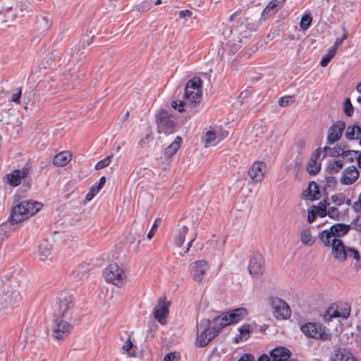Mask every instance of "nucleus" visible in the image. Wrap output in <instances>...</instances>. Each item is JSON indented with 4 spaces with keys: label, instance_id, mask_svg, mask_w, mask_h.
<instances>
[{
    "label": "nucleus",
    "instance_id": "nucleus-25",
    "mask_svg": "<svg viewBox=\"0 0 361 361\" xmlns=\"http://www.w3.org/2000/svg\"><path fill=\"white\" fill-rule=\"evenodd\" d=\"M72 159V155L68 152H61L56 154L53 159V164L56 166L67 165Z\"/></svg>",
    "mask_w": 361,
    "mask_h": 361
},
{
    "label": "nucleus",
    "instance_id": "nucleus-12",
    "mask_svg": "<svg viewBox=\"0 0 361 361\" xmlns=\"http://www.w3.org/2000/svg\"><path fill=\"white\" fill-rule=\"evenodd\" d=\"M250 274L256 278L263 274L265 269L264 259L259 253H255L250 258L248 265Z\"/></svg>",
    "mask_w": 361,
    "mask_h": 361
},
{
    "label": "nucleus",
    "instance_id": "nucleus-6",
    "mask_svg": "<svg viewBox=\"0 0 361 361\" xmlns=\"http://www.w3.org/2000/svg\"><path fill=\"white\" fill-rule=\"evenodd\" d=\"M269 302L273 310L274 316L278 319H286L291 316V310L282 299L277 297H270Z\"/></svg>",
    "mask_w": 361,
    "mask_h": 361
},
{
    "label": "nucleus",
    "instance_id": "nucleus-14",
    "mask_svg": "<svg viewBox=\"0 0 361 361\" xmlns=\"http://www.w3.org/2000/svg\"><path fill=\"white\" fill-rule=\"evenodd\" d=\"M331 247V253L336 259L341 262L346 260L348 247L344 245L343 240L334 238Z\"/></svg>",
    "mask_w": 361,
    "mask_h": 361
},
{
    "label": "nucleus",
    "instance_id": "nucleus-21",
    "mask_svg": "<svg viewBox=\"0 0 361 361\" xmlns=\"http://www.w3.org/2000/svg\"><path fill=\"white\" fill-rule=\"evenodd\" d=\"M228 135L227 132H225L222 134L219 133H216L215 131L209 130L206 133L205 136V142L206 146H214L218 144L220 141H221L225 136Z\"/></svg>",
    "mask_w": 361,
    "mask_h": 361
},
{
    "label": "nucleus",
    "instance_id": "nucleus-7",
    "mask_svg": "<svg viewBox=\"0 0 361 361\" xmlns=\"http://www.w3.org/2000/svg\"><path fill=\"white\" fill-rule=\"evenodd\" d=\"M156 121L158 126V133L161 131L165 133H173L176 128V122L173 116L166 110H161L156 116Z\"/></svg>",
    "mask_w": 361,
    "mask_h": 361
},
{
    "label": "nucleus",
    "instance_id": "nucleus-33",
    "mask_svg": "<svg viewBox=\"0 0 361 361\" xmlns=\"http://www.w3.org/2000/svg\"><path fill=\"white\" fill-rule=\"evenodd\" d=\"M332 237H334V235L330 229L322 231L319 233V239L321 240L322 243L327 247L331 246L333 240L331 239Z\"/></svg>",
    "mask_w": 361,
    "mask_h": 361
},
{
    "label": "nucleus",
    "instance_id": "nucleus-63",
    "mask_svg": "<svg viewBox=\"0 0 361 361\" xmlns=\"http://www.w3.org/2000/svg\"><path fill=\"white\" fill-rule=\"evenodd\" d=\"M316 212L313 210H308L307 221L311 224L314 221L316 218Z\"/></svg>",
    "mask_w": 361,
    "mask_h": 361
},
{
    "label": "nucleus",
    "instance_id": "nucleus-10",
    "mask_svg": "<svg viewBox=\"0 0 361 361\" xmlns=\"http://www.w3.org/2000/svg\"><path fill=\"white\" fill-rule=\"evenodd\" d=\"M191 278L200 283L204 279L207 271L209 268L208 262L205 260H197L190 264Z\"/></svg>",
    "mask_w": 361,
    "mask_h": 361
},
{
    "label": "nucleus",
    "instance_id": "nucleus-22",
    "mask_svg": "<svg viewBox=\"0 0 361 361\" xmlns=\"http://www.w3.org/2000/svg\"><path fill=\"white\" fill-rule=\"evenodd\" d=\"M17 224H18V223L13 222L11 219V216H9L6 222L0 225V243L8 238L11 231L16 230V225Z\"/></svg>",
    "mask_w": 361,
    "mask_h": 361
},
{
    "label": "nucleus",
    "instance_id": "nucleus-13",
    "mask_svg": "<svg viewBox=\"0 0 361 361\" xmlns=\"http://www.w3.org/2000/svg\"><path fill=\"white\" fill-rule=\"evenodd\" d=\"M169 302H166V298H160L157 305L154 309V317L160 324L166 322V317L169 314Z\"/></svg>",
    "mask_w": 361,
    "mask_h": 361
},
{
    "label": "nucleus",
    "instance_id": "nucleus-5",
    "mask_svg": "<svg viewBox=\"0 0 361 361\" xmlns=\"http://www.w3.org/2000/svg\"><path fill=\"white\" fill-rule=\"evenodd\" d=\"M106 280L121 288L124 286L126 283V275L121 267L116 264H109L104 272Z\"/></svg>",
    "mask_w": 361,
    "mask_h": 361
},
{
    "label": "nucleus",
    "instance_id": "nucleus-24",
    "mask_svg": "<svg viewBox=\"0 0 361 361\" xmlns=\"http://www.w3.org/2000/svg\"><path fill=\"white\" fill-rule=\"evenodd\" d=\"M331 361H357L353 354L345 349L338 348L334 350Z\"/></svg>",
    "mask_w": 361,
    "mask_h": 361
},
{
    "label": "nucleus",
    "instance_id": "nucleus-19",
    "mask_svg": "<svg viewBox=\"0 0 361 361\" xmlns=\"http://www.w3.org/2000/svg\"><path fill=\"white\" fill-rule=\"evenodd\" d=\"M218 335V330L204 331H200V334L197 337V345L198 347L203 348L207 346L210 341Z\"/></svg>",
    "mask_w": 361,
    "mask_h": 361
},
{
    "label": "nucleus",
    "instance_id": "nucleus-47",
    "mask_svg": "<svg viewBox=\"0 0 361 361\" xmlns=\"http://www.w3.org/2000/svg\"><path fill=\"white\" fill-rule=\"evenodd\" d=\"M345 151H343V148H342L341 145H336L334 147H331L330 149V154L333 157H343V153Z\"/></svg>",
    "mask_w": 361,
    "mask_h": 361
},
{
    "label": "nucleus",
    "instance_id": "nucleus-9",
    "mask_svg": "<svg viewBox=\"0 0 361 361\" xmlns=\"http://www.w3.org/2000/svg\"><path fill=\"white\" fill-rule=\"evenodd\" d=\"M73 330V326L61 319H56L52 327V336L56 340H63Z\"/></svg>",
    "mask_w": 361,
    "mask_h": 361
},
{
    "label": "nucleus",
    "instance_id": "nucleus-8",
    "mask_svg": "<svg viewBox=\"0 0 361 361\" xmlns=\"http://www.w3.org/2000/svg\"><path fill=\"white\" fill-rule=\"evenodd\" d=\"M74 306V300L67 291H62L59 294L56 298V307L59 314L62 317H66L68 311L71 310Z\"/></svg>",
    "mask_w": 361,
    "mask_h": 361
},
{
    "label": "nucleus",
    "instance_id": "nucleus-48",
    "mask_svg": "<svg viewBox=\"0 0 361 361\" xmlns=\"http://www.w3.org/2000/svg\"><path fill=\"white\" fill-rule=\"evenodd\" d=\"M325 180H326V183H325L324 188L326 190L334 189V188L336 187V183H337L335 177L332 176H329L326 177Z\"/></svg>",
    "mask_w": 361,
    "mask_h": 361
},
{
    "label": "nucleus",
    "instance_id": "nucleus-53",
    "mask_svg": "<svg viewBox=\"0 0 361 361\" xmlns=\"http://www.w3.org/2000/svg\"><path fill=\"white\" fill-rule=\"evenodd\" d=\"M22 94V89L20 87H18L15 90V92L12 94L11 101L15 102L16 104L20 103V97Z\"/></svg>",
    "mask_w": 361,
    "mask_h": 361
},
{
    "label": "nucleus",
    "instance_id": "nucleus-27",
    "mask_svg": "<svg viewBox=\"0 0 361 361\" xmlns=\"http://www.w3.org/2000/svg\"><path fill=\"white\" fill-rule=\"evenodd\" d=\"M350 226L344 224H336L331 226L330 230L334 235V238H340L348 233Z\"/></svg>",
    "mask_w": 361,
    "mask_h": 361
},
{
    "label": "nucleus",
    "instance_id": "nucleus-3",
    "mask_svg": "<svg viewBox=\"0 0 361 361\" xmlns=\"http://www.w3.org/2000/svg\"><path fill=\"white\" fill-rule=\"evenodd\" d=\"M42 204L32 200H23L12 207L11 219L14 223H21L38 212Z\"/></svg>",
    "mask_w": 361,
    "mask_h": 361
},
{
    "label": "nucleus",
    "instance_id": "nucleus-60",
    "mask_svg": "<svg viewBox=\"0 0 361 361\" xmlns=\"http://www.w3.org/2000/svg\"><path fill=\"white\" fill-rule=\"evenodd\" d=\"M322 152L321 148L317 149L315 151L313 152V153L311 155L310 159L312 160V162L317 161L318 159L320 157Z\"/></svg>",
    "mask_w": 361,
    "mask_h": 361
},
{
    "label": "nucleus",
    "instance_id": "nucleus-39",
    "mask_svg": "<svg viewBox=\"0 0 361 361\" xmlns=\"http://www.w3.org/2000/svg\"><path fill=\"white\" fill-rule=\"evenodd\" d=\"M312 20V18L310 14H305L300 20V27L304 30L308 29L311 25Z\"/></svg>",
    "mask_w": 361,
    "mask_h": 361
},
{
    "label": "nucleus",
    "instance_id": "nucleus-49",
    "mask_svg": "<svg viewBox=\"0 0 361 361\" xmlns=\"http://www.w3.org/2000/svg\"><path fill=\"white\" fill-rule=\"evenodd\" d=\"M326 215H328L331 219L338 220L340 216V212L337 207H330L327 210Z\"/></svg>",
    "mask_w": 361,
    "mask_h": 361
},
{
    "label": "nucleus",
    "instance_id": "nucleus-2",
    "mask_svg": "<svg viewBox=\"0 0 361 361\" xmlns=\"http://www.w3.org/2000/svg\"><path fill=\"white\" fill-rule=\"evenodd\" d=\"M25 295V290L17 281H8L1 288L0 294V312L18 306Z\"/></svg>",
    "mask_w": 361,
    "mask_h": 361
},
{
    "label": "nucleus",
    "instance_id": "nucleus-46",
    "mask_svg": "<svg viewBox=\"0 0 361 361\" xmlns=\"http://www.w3.org/2000/svg\"><path fill=\"white\" fill-rule=\"evenodd\" d=\"M295 102V98L293 96H285L282 97L279 100V104L282 106H286L290 104Z\"/></svg>",
    "mask_w": 361,
    "mask_h": 361
},
{
    "label": "nucleus",
    "instance_id": "nucleus-15",
    "mask_svg": "<svg viewBox=\"0 0 361 361\" xmlns=\"http://www.w3.org/2000/svg\"><path fill=\"white\" fill-rule=\"evenodd\" d=\"M359 171L354 166H350L344 169L340 179L343 185H352L359 178Z\"/></svg>",
    "mask_w": 361,
    "mask_h": 361
},
{
    "label": "nucleus",
    "instance_id": "nucleus-55",
    "mask_svg": "<svg viewBox=\"0 0 361 361\" xmlns=\"http://www.w3.org/2000/svg\"><path fill=\"white\" fill-rule=\"evenodd\" d=\"M353 257L354 259L358 261L360 259V253L357 250L353 247H348L347 257Z\"/></svg>",
    "mask_w": 361,
    "mask_h": 361
},
{
    "label": "nucleus",
    "instance_id": "nucleus-59",
    "mask_svg": "<svg viewBox=\"0 0 361 361\" xmlns=\"http://www.w3.org/2000/svg\"><path fill=\"white\" fill-rule=\"evenodd\" d=\"M345 306L346 307L344 308L342 314H340L338 311H336V317H342L343 318H347L348 317H349L350 314V308L347 304L345 305Z\"/></svg>",
    "mask_w": 361,
    "mask_h": 361
},
{
    "label": "nucleus",
    "instance_id": "nucleus-52",
    "mask_svg": "<svg viewBox=\"0 0 361 361\" xmlns=\"http://www.w3.org/2000/svg\"><path fill=\"white\" fill-rule=\"evenodd\" d=\"M316 214L320 217H324L326 216V206L323 202H319V205L317 207V211H314Z\"/></svg>",
    "mask_w": 361,
    "mask_h": 361
},
{
    "label": "nucleus",
    "instance_id": "nucleus-57",
    "mask_svg": "<svg viewBox=\"0 0 361 361\" xmlns=\"http://www.w3.org/2000/svg\"><path fill=\"white\" fill-rule=\"evenodd\" d=\"M239 331L240 334V336H245L247 334L251 332V327L249 324L243 325L239 328Z\"/></svg>",
    "mask_w": 361,
    "mask_h": 361
},
{
    "label": "nucleus",
    "instance_id": "nucleus-56",
    "mask_svg": "<svg viewBox=\"0 0 361 361\" xmlns=\"http://www.w3.org/2000/svg\"><path fill=\"white\" fill-rule=\"evenodd\" d=\"M105 183L106 178L104 176L101 177L98 184H95L92 187L94 189V192H97L98 193L100 191V190L103 188Z\"/></svg>",
    "mask_w": 361,
    "mask_h": 361
},
{
    "label": "nucleus",
    "instance_id": "nucleus-58",
    "mask_svg": "<svg viewBox=\"0 0 361 361\" xmlns=\"http://www.w3.org/2000/svg\"><path fill=\"white\" fill-rule=\"evenodd\" d=\"M346 39H347V32H346V31H345L342 37L336 38V42L331 48L334 49V50L336 51L338 49V47L341 44V43Z\"/></svg>",
    "mask_w": 361,
    "mask_h": 361
},
{
    "label": "nucleus",
    "instance_id": "nucleus-18",
    "mask_svg": "<svg viewBox=\"0 0 361 361\" xmlns=\"http://www.w3.org/2000/svg\"><path fill=\"white\" fill-rule=\"evenodd\" d=\"M177 227L175 245L180 247L185 242L186 234L188 233V225L184 222V219H182L179 221Z\"/></svg>",
    "mask_w": 361,
    "mask_h": 361
},
{
    "label": "nucleus",
    "instance_id": "nucleus-1",
    "mask_svg": "<svg viewBox=\"0 0 361 361\" xmlns=\"http://www.w3.org/2000/svg\"><path fill=\"white\" fill-rule=\"evenodd\" d=\"M202 82L198 77L189 80L184 88L181 99L171 102V107L179 112H185L188 117L193 116L197 111L202 96Z\"/></svg>",
    "mask_w": 361,
    "mask_h": 361
},
{
    "label": "nucleus",
    "instance_id": "nucleus-54",
    "mask_svg": "<svg viewBox=\"0 0 361 361\" xmlns=\"http://www.w3.org/2000/svg\"><path fill=\"white\" fill-rule=\"evenodd\" d=\"M331 200L336 205L340 206L345 202V197L343 194L334 195L331 196Z\"/></svg>",
    "mask_w": 361,
    "mask_h": 361
},
{
    "label": "nucleus",
    "instance_id": "nucleus-37",
    "mask_svg": "<svg viewBox=\"0 0 361 361\" xmlns=\"http://www.w3.org/2000/svg\"><path fill=\"white\" fill-rule=\"evenodd\" d=\"M336 51L334 49L331 48L326 54L322 56V60L320 61V66L322 67H326L330 61L334 57Z\"/></svg>",
    "mask_w": 361,
    "mask_h": 361
},
{
    "label": "nucleus",
    "instance_id": "nucleus-64",
    "mask_svg": "<svg viewBox=\"0 0 361 361\" xmlns=\"http://www.w3.org/2000/svg\"><path fill=\"white\" fill-rule=\"evenodd\" d=\"M179 17L180 18H183L185 17H191L192 15V11H189V10H183V11H180L179 12Z\"/></svg>",
    "mask_w": 361,
    "mask_h": 361
},
{
    "label": "nucleus",
    "instance_id": "nucleus-20",
    "mask_svg": "<svg viewBox=\"0 0 361 361\" xmlns=\"http://www.w3.org/2000/svg\"><path fill=\"white\" fill-rule=\"evenodd\" d=\"M272 361H287L290 356L288 349L283 347L275 348L270 352Z\"/></svg>",
    "mask_w": 361,
    "mask_h": 361
},
{
    "label": "nucleus",
    "instance_id": "nucleus-16",
    "mask_svg": "<svg viewBox=\"0 0 361 361\" xmlns=\"http://www.w3.org/2000/svg\"><path fill=\"white\" fill-rule=\"evenodd\" d=\"M266 167L264 161L255 162L249 170V176L255 183H260L264 177L263 169Z\"/></svg>",
    "mask_w": 361,
    "mask_h": 361
},
{
    "label": "nucleus",
    "instance_id": "nucleus-62",
    "mask_svg": "<svg viewBox=\"0 0 361 361\" xmlns=\"http://www.w3.org/2000/svg\"><path fill=\"white\" fill-rule=\"evenodd\" d=\"M238 361H255V357L252 354L245 353Z\"/></svg>",
    "mask_w": 361,
    "mask_h": 361
},
{
    "label": "nucleus",
    "instance_id": "nucleus-23",
    "mask_svg": "<svg viewBox=\"0 0 361 361\" xmlns=\"http://www.w3.org/2000/svg\"><path fill=\"white\" fill-rule=\"evenodd\" d=\"M214 324L212 327L214 330H218V334L222 328L232 324L231 321H230L228 312L222 313L221 315L216 317L214 319Z\"/></svg>",
    "mask_w": 361,
    "mask_h": 361
},
{
    "label": "nucleus",
    "instance_id": "nucleus-29",
    "mask_svg": "<svg viewBox=\"0 0 361 361\" xmlns=\"http://www.w3.org/2000/svg\"><path fill=\"white\" fill-rule=\"evenodd\" d=\"M228 314L232 324L238 323L247 314V310L244 307H240L233 310Z\"/></svg>",
    "mask_w": 361,
    "mask_h": 361
},
{
    "label": "nucleus",
    "instance_id": "nucleus-51",
    "mask_svg": "<svg viewBox=\"0 0 361 361\" xmlns=\"http://www.w3.org/2000/svg\"><path fill=\"white\" fill-rule=\"evenodd\" d=\"M25 338L27 341L33 342L35 335V329L32 326H28L25 329Z\"/></svg>",
    "mask_w": 361,
    "mask_h": 361
},
{
    "label": "nucleus",
    "instance_id": "nucleus-42",
    "mask_svg": "<svg viewBox=\"0 0 361 361\" xmlns=\"http://www.w3.org/2000/svg\"><path fill=\"white\" fill-rule=\"evenodd\" d=\"M210 326H211L210 320L207 319H204L200 322V323L197 326V329H198V331H204L209 332V331H212V327L210 328Z\"/></svg>",
    "mask_w": 361,
    "mask_h": 361
},
{
    "label": "nucleus",
    "instance_id": "nucleus-32",
    "mask_svg": "<svg viewBox=\"0 0 361 361\" xmlns=\"http://www.w3.org/2000/svg\"><path fill=\"white\" fill-rule=\"evenodd\" d=\"M50 25V23L47 16H39L37 18L35 27L37 30L44 32L47 30Z\"/></svg>",
    "mask_w": 361,
    "mask_h": 361
},
{
    "label": "nucleus",
    "instance_id": "nucleus-44",
    "mask_svg": "<svg viewBox=\"0 0 361 361\" xmlns=\"http://www.w3.org/2000/svg\"><path fill=\"white\" fill-rule=\"evenodd\" d=\"M355 128H357V124L353 126H349L345 131V136L349 140H354L357 139V137L355 136L356 131Z\"/></svg>",
    "mask_w": 361,
    "mask_h": 361
},
{
    "label": "nucleus",
    "instance_id": "nucleus-35",
    "mask_svg": "<svg viewBox=\"0 0 361 361\" xmlns=\"http://www.w3.org/2000/svg\"><path fill=\"white\" fill-rule=\"evenodd\" d=\"M279 3L276 0H271L265 7L262 11V16L264 20L268 18L271 13L274 12V8L278 6Z\"/></svg>",
    "mask_w": 361,
    "mask_h": 361
},
{
    "label": "nucleus",
    "instance_id": "nucleus-43",
    "mask_svg": "<svg viewBox=\"0 0 361 361\" xmlns=\"http://www.w3.org/2000/svg\"><path fill=\"white\" fill-rule=\"evenodd\" d=\"M343 107L345 114L348 116H351L353 114L354 109L349 98L345 99Z\"/></svg>",
    "mask_w": 361,
    "mask_h": 361
},
{
    "label": "nucleus",
    "instance_id": "nucleus-26",
    "mask_svg": "<svg viewBox=\"0 0 361 361\" xmlns=\"http://www.w3.org/2000/svg\"><path fill=\"white\" fill-rule=\"evenodd\" d=\"M16 11L13 7H8L0 11V21L4 23L13 22L17 17Z\"/></svg>",
    "mask_w": 361,
    "mask_h": 361
},
{
    "label": "nucleus",
    "instance_id": "nucleus-34",
    "mask_svg": "<svg viewBox=\"0 0 361 361\" xmlns=\"http://www.w3.org/2000/svg\"><path fill=\"white\" fill-rule=\"evenodd\" d=\"M343 166V162L342 160H334L328 164L326 170L329 173L334 174L338 173Z\"/></svg>",
    "mask_w": 361,
    "mask_h": 361
},
{
    "label": "nucleus",
    "instance_id": "nucleus-45",
    "mask_svg": "<svg viewBox=\"0 0 361 361\" xmlns=\"http://www.w3.org/2000/svg\"><path fill=\"white\" fill-rule=\"evenodd\" d=\"M359 153L360 152L356 150L345 151L342 157L353 162L355 159H357Z\"/></svg>",
    "mask_w": 361,
    "mask_h": 361
},
{
    "label": "nucleus",
    "instance_id": "nucleus-11",
    "mask_svg": "<svg viewBox=\"0 0 361 361\" xmlns=\"http://www.w3.org/2000/svg\"><path fill=\"white\" fill-rule=\"evenodd\" d=\"M345 128V123L343 121H338L328 130L326 144L331 145L338 142L343 135Z\"/></svg>",
    "mask_w": 361,
    "mask_h": 361
},
{
    "label": "nucleus",
    "instance_id": "nucleus-40",
    "mask_svg": "<svg viewBox=\"0 0 361 361\" xmlns=\"http://www.w3.org/2000/svg\"><path fill=\"white\" fill-rule=\"evenodd\" d=\"M114 157V154H111L109 156H107L106 158H104V159L98 161L97 163V164L95 165V169L96 170H100V169H102L106 166H108L111 161V159L113 158Z\"/></svg>",
    "mask_w": 361,
    "mask_h": 361
},
{
    "label": "nucleus",
    "instance_id": "nucleus-17",
    "mask_svg": "<svg viewBox=\"0 0 361 361\" xmlns=\"http://www.w3.org/2000/svg\"><path fill=\"white\" fill-rule=\"evenodd\" d=\"M29 173L27 168H23L22 169H16L11 173L7 175L8 183L13 187L19 185L21 183V179L25 178Z\"/></svg>",
    "mask_w": 361,
    "mask_h": 361
},
{
    "label": "nucleus",
    "instance_id": "nucleus-28",
    "mask_svg": "<svg viewBox=\"0 0 361 361\" xmlns=\"http://www.w3.org/2000/svg\"><path fill=\"white\" fill-rule=\"evenodd\" d=\"M181 143L182 138L180 136H177L174 141L165 149V157L168 158L173 157L180 147Z\"/></svg>",
    "mask_w": 361,
    "mask_h": 361
},
{
    "label": "nucleus",
    "instance_id": "nucleus-4",
    "mask_svg": "<svg viewBox=\"0 0 361 361\" xmlns=\"http://www.w3.org/2000/svg\"><path fill=\"white\" fill-rule=\"evenodd\" d=\"M301 331L308 338L326 341L331 338L329 329L319 322H307L300 326Z\"/></svg>",
    "mask_w": 361,
    "mask_h": 361
},
{
    "label": "nucleus",
    "instance_id": "nucleus-30",
    "mask_svg": "<svg viewBox=\"0 0 361 361\" xmlns=\"http://www.w3.org/2000/svg\"><path fill=\"white\" fill-rule=\"evenodd\" d=\"M51 245L47 241L41 243L39 246V257L41 261L47 260L51 255Z\"/></svg>",
    "mask_w": 361,
    "mask_h": 361
},
{
    "label": "nucleus",
    "instance_id": "nucleus-50",
    "mask_svg": "<svg viewBox=\"0 0 361 361\" xmlns=\"http://www.w3.org/2000/svg\"><path fill=\"white\" fill-rule=\"evenodd\" d=\"M89 269H90V264L84 263V264H82L81 265H80V267L77 269L73 271V274H75V276L76 277H80V275L85 273Z\"/></svg>",
    "mask_w": 361,
    "mask_h": 361
},
{
    "label": "nucleus",
    "instance_id": "nucleus-61",
    "mask_svg": "<svg viewBox=\"0 0 361 361\" xmlns=\"http://www.w3.org/2000/svg\"><path fill=\"white\" fill-rule=\"evenodd\" d=\"M164 361H178V357L175 353H169L164 357Z\"/></svg>",
    "mask_w": 361,
    "mask_h": 361
},
{
    "label": "nucleus",
    "instance_id": "nucleus-41",
    "mask_svg": "<svg viewBox=\"0 0 361 361\" xmlns=\"http://www.w3.org/2000/svg\"><path fill=\"white\" fill-rule=\"evenodd\" d=\"M15 10H19L20 11L22 16L32 11L31 7L27 4L22 1L17 4Z\"/></svg>",
    "mask_w": 361,
    "mask_h": 361
},
{
    "label": "nucleus",
    "instance_id": "nucleus-31",
    "mask_svg": "<svg viewBox=\"0 0 361 361\" xmlns=\"http://www.w3.org/2000/svg\"><path fill=\"white\" fill-rule=\"evenodd\" d=\"M300 239L302 244L306 246H312L315 242L314 238L312 235L310 229L307 228L301 231Z\"/></svg>",
    "mask_w": 361,
    "mask_h": 361
},
{
    "label": "nucleus",
    "instance_id": "nucleus-38",
    "mask_svg": "<svg viewBox=\"0 0 361 361\" xmlns=\"http://www.w3.org/2000/svg\"><path fill=\"white\" fill-rule=\"evenodd\" d=\"M307 190L309 192L311 200L316 199V195L319 194V189L318 185L314 181H311L309 183Z\"/></svg>",
    "mask_w": 361,
    "mask_h": 361
},
{
    "label": "nucleus",
    "instance_id": "nucleus-36",
    "mask_svg": "<svg viewBox=\"0 0 361 361\" xmlns=\"http://www.w3.org/2000/svg\"><path fill=\"white\" fill-rule=\"evenodd\" d=\"M321 169V164L318 161L312 162V160L310 159V161L307 166V172L312 175L315 176L317 174Z\"/></svg>",
    "mask_w": 361,
    "mask_h": 361
}]
</instances>
